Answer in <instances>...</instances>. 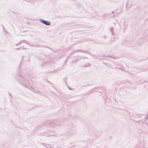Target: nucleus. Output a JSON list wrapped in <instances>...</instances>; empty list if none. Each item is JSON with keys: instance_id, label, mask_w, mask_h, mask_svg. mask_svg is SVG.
<instances>
[{"instance_id": "f03ea898", "label": "nucleus", "mask_w": 148, "mask_h": 148, "mask_svg": "<svg viewBox=\"0 0 148 148\" xmlns=\"http://www.w3.org/2000/svg\"><path fill=\"white\" fill-rule=\"evenodd\" d=\"M50 24V22L49 21H47V25H49Z\"/></svg>"}, {"instance_id": "f257e3e1", "label": "nucleus", "mask_w": 148, "mask_h": 148, "mask_svg": "<svg viewBox=\"0 0 148 148\" xmlns=\"http://www.w3.org/2000/svg\"><path fill=\"white\" fill-rule=\"evenodd\" d=\"M40 20L42 23H44L46 25V21H45L44 20H42V19H40Z\"/></svg>"}]
</instances>
